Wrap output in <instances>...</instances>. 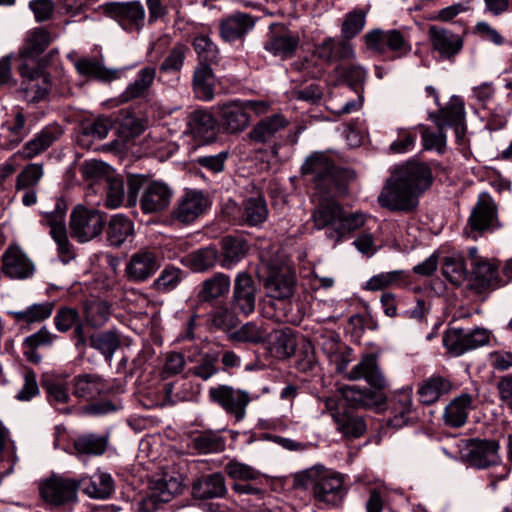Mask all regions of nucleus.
I'll return each mask as SVG.
<instances>
[{
	"label": "nucleus",
	"mask_w": 512,
	"mask_h": 512,
	"mask_svg": "<svg viewBox=\"0 0 512 512\" xmlns=\"http://www.w3.org/2000/svg\"><path fill=\"white\" fill-rule=\"evenodd\" d=\"M52 42L51 33L44 27H35L27 31L24 43L19 50V58L26 63L27 60L35 61L40 54Z\"/></svg>",
	"instance_id": "obj_26"
},
{
	"label": "nucleus",
	"mask_w": 512,
	"mask_h": 512,
	"mask_svg": "<svg viewBox=\"0 0 512 512\" xmlns=\"http://www.w3.org/2000/svg\"><path fill=\"white\" fill-rule=\"evenodd\" d=\"M301 173L308 176L321 193L342 195L348 191L349 172L337 168L324 152H314L308 156L301 166Z\"/></svg>",
	"instance_id": "obj_3"
},
{
	"label": "nucleus",
	"mask_w": 512,
	"mask_h": 512,
	"mask_svg": "<svg viewBox=\"0 0 512 512\" xmlns=\"http://www.w3.org/2000/svg\"><path fill=\"white\" fill-rule=\"evenodd\" d=\"M44 175L43 164L30 163L18 174L16 180L17 189L35 188Z\"/></svg>",
	"instance_id": "obj_63"
},
{
	"label": "nucleus",
	"mask_w": 512,
	"mask_h": 512,
	"mask_svg": "<svg viewBox=\"0 0 512 512\" xmlns=\"http://www.w3.org/2000/svg\"><path fill=\"white\" fill-rule=\"evenodd\" d=\"M445 128H454L455 136L458 141L462 140L465 136V108L463 100L458 96H453L448 105L440 108Z\"/></svg>",
	"instance_id": "obj_35"
},
{
	"label": "nucleus",
	"mask_w": 512,
	"mask_h": 512,
	"mask_svg": "<svg viewBox=\"0 0 512 512\" xmlns=\"http://www.w3.org/2000/svg\"><path fill=\"white\" fill-rule=\"evenodd\" d=\"M19 73L23 78L19 93L27 102H39L50 90V81L38 67H30L28 63L19 65Z\"/></svg>",
	"instance_id": "obj_17"
},
{
	"label": "nucleus",
	"mask_w": 512,
	"mask_h": 512,
	"mask_svg": "<svg viewBox=\"0 0 512 512\" xmlns=\"http://www.w3.org/2000/svg\"><path fill=\"white\" fill-rule=\"evenodd\" d=\"M164 393L165 401L168 404H175L179 401H191L196 396L190 382L166 383L164 385Z\"/></svg>",
	"instance_id": "obj_61"
},
{
	"label": "nucleus",
	"mask_w": 512,
	"mask_h": 512,
	"mask_svg": "<svg viewBox=\"0 0 512 512\" xmlns=\"http://www.w3.org/2000/svg\"><path fill=\"white\" fill-rule=\"evenodd\" d=\"M90 347L99 351L107 361H111L115 351L120 347L119 335L112 330L94 333L89 339Z\"/></svg>",
	"instance_id": "obj_46"
},
{
	"label": "nucleus",
	"mask_w": 512,
	"mask_h": 512,
	"mask_svg": "<svg viewBox=\"0 0 512 512\" xmlns=\"http://www.w3.org/2000/svg\"><path fill=\"white\" fill-rule=\"evenodd\" d=\"M323 351L327 354L330 365L334 367L335 373L344 380H351V349L349 347L342 346L338 340L332 336L323 344Z\"/></svg>",
	"instance_id": "obj_25"
},
{
	"label": "nucleus",
	"mask_w": 512,
	"mask_h": 512,
	"mask_svg": "<svg viewBox=\"0 0 512 512\" xmlns=\"http://www.w3.org/2000/svg\"><path fill=\"white\" fill-rule=\"evenodd\" d=\"M53 308L54 305L52 302H44L33 304L22 311L11 312V315L18 322L29 324L34 322H40L49 318L52 314Z\"/></svg>",
	"instance_id": "obj_54"
},
{
	"label": "nucleus",
	"mask_w": 512,
	"mask_h": 512,
	"mask_svg": "<svg viewBox=\"0 0 512 512\" xmlns=\"http://www.w3.org/2000/svg\"><path fill=\"white\" fill-rule=\"evenodd\" d=\"M75 68L79 74L84 76H90L104 81L112 78V73L97 59L81 58L75 62Z\"/></svg>",
	"instance_id": "obj_62"
},
{
	"label": "nucleus",
	"mask_w": 512,
	"mask_h": 512,
	"mask_svg": "<svg viewBox=\"0 0 512 512\" xmlns=\"http://www.w3.org/2000/svg\"><path fill=\"white\" fill-rule=\"evenodd\" d=\"M336 429L344 438L352 436V388L346 384H337L335 399L327 401Z\"/></svg>",
	"instance_id": "obj_12"
},
{
	"label": "nucleus",
	"mask_w": 512,
	"mask_h": 512,
	"mask_svg": "<svg viewBox=\"0 0 512 512\" xmlns=\"http://www.w3.org/2000/svg\"><path fill=\"white\" fill-rule=\"evenodd\" d=\"M489 339L490 333L485 328L452 327L444 332L442 342L450 355L458 357L470 350L486 345Z\"/></svg>",
	"instance_id": "obj_5"
},
{
	"label": "nucleus",
	"mask_w": 512,
	"mask_h": 512,
	"mask_svg": "<svg viewBox=\"0 0 512 512\" xmlns=\"http://www.w3.org/2000/svg\"><path fill=\"white\" fill-rule=\"evenodd\" d=\"M184 272L174 266H166L154 280L152 288L158 292H171L182 281Z\"/></svg>",
	"instance_id": "obj_57"
},
{
	"label": "nucleus",
	"mask_w": 512,
	"mask_h": 512,
	"mask_svg": "<svg viewBox=\"0 0 512 512\" xmlns=\"http://www.w3.org/2000/svg\"><path fill=\"white\" fill-rule=\"evenodd\" d=\"M500 226L494 201L487 194L480 195L470 213L464 233L476 240L483 233L494 232Z\"/></svg>",
	"instance_id": "obj_6"
},
{
	"label": "nucleus",
	"mask_w": 512,
	"mask_h": 512,
	"mask_svg": "<svg viewBox=\"0 0 512 512\" xmlns=\"http://www.w3.org/2000/svg\"><path fill=\"white\" fill-rule=\"evenodd\" d=\"M471 288L481 293L486 289H495L505 283H502L498 276V269L488 261L474 263L471 267Z\"/></svg>",
	"instance_id": "obj_32"
},
{
	"label": "nucleus",
	"mask_w": 512,
	"mask_h": 512,
	"mask_svg": "<svg viewBox=\"0 0 512 512\" xmlns=\"http://www.w3.org/2000/svg\"><path fill=\"white\" fill-rule=\"evenodd\" d=\"M229 339L239 343L252 345L263 344L268 340V332L255 322H247L229 334Z\"/></svg>",
	"instance_id": "obj_45"
},
{
	"label": "nucleus",
	"mask_w": 512,
	"mask_h": 512,
	"mask_svg": "<svg viewBox=\"0 0 512 512\" xmlns=\"http://www.w3.org/2000/svg\"><path fill=\"white\" fill-rule=\"evenodd\" d=\"M363 38L368 50L383 56L390 52L387 58L392 61L408 55L412 49L409 41L397 29L375 28L366 33Z\"/></svg>",
	"instance_id": "obj_4"
},
{
	"label": "nucleus",
	"mask_w": 512,
	"mask_h": 512,
	"mask_svg": "<svg viewBox=\"0 0 512 512\" xmlns=\"http://www.w3.org/2000/svg\"><path fill=\"white\" fill-rule=\"evenodd\" d=\"M1 270L10 279L25 280L33 276L35 265L18 246H10L2 255Z\"/></svg>",
	"instance_id": "obj_20"
},
{
	"label": "nucleus",
	"mask_w": 512,
	"mask_h": 512,
	"mask_svg": "<svg viewBox=\"0 0 512 512\" xmlns=\"http://www.w3.org/2000/svg\"><path fill=\"white\" fill-rule=\"evenodd\" d=\"M428 117L435 123L437 132H433L429 128L421 125L423 147L426 150L435 148L438 151H441V149L446 145L445 123L443 121V117L440 110L437 112H430Z\"/></svg>",
	"instance_id": "obj_43"
},
{
	"label": "nucleus",
	"mask_w": 512,
	"mask_h": 512,
	"mask_svg": "<svg viewBox=\"0 0 512 512\" xmlns=\"http://www.w3.org/2000/svg\"><path fill=\"white\" fill-rule=\"evenodd\" d=\"M364 380L368 386L354 384V409L378 408L386 403L387 381L377 363V356L368 353L354 366V381Z\"/></svg>",
	"instance_id": "obj_2"
},
{
	"label": "nucleus",
	"mask_w": 512,
	"mask_h": 512,
	"mask_svg": "<svg viewBox=\"0 0 512 512\" xmlns=\"http://www.w3.org/2000/svg\"><path fill=\"white\" fill-rule=\"evenodd\" d=\"M220 121L228 133H239L249 125L250 115L242 101L235 100L221 106Z\"/></svg>",
	"instance_id": "obj_29"
},
{
	"label": "nucleus",
	"mask_w": 512,
	"mask_h": 512,
	"mask_svg": "<svg viewBox=\"0 0 512 512\" xmlns=\"http://www.w3.org/2000/svg\"><path fill=\"white\" fill-rule=\"evenodd\" d=\"M254 27L252 17L245 13H235L220 22V35L223 40L232 42L243 37Z\"/></svg>",
	"instance_id": "obj_34"
},
{
	"label": "nucleus",
	"mask_w": 512,
	"mask_h": 512,
	"mask_svg": "<svg viewBox=\"0 0 512 512\" xmlns=\"http://www.w3.org/2000/svg\"><path fill=\"white\" fill-rule=\"evenodd\" d=\"M246 253V244L242 239L226 236L222 239L221 266L231 268L239 262Z\"/></svg>",
	"instance_id": "obj_52"
},
{
	"label": "nucleus",
	"mask_w": 512,
	"mask_h": 512,
	"mask_svg": "<svg viewBox=\"0 0 512 512\" xmlns=\"http://www.w3.org/2000/svg\"><path fill=\"white\" fill-rule=\"evenodd\" d=\"M62 129L58 125H48L36 133L22 148L13 155L24 160H31L48 150L62 136Z\"/></svg>",
	"instance_id": "obj_22"
},
{
	"label": "nucleus",
	"mask_w": 512,
	"mask_h": 512,
	"mask_svg": "<svg viewBox=\"0 0 512 512\" xmlns=\"http://www.w3.org/2000/svg\"><path fill=\"white\" fill-rule=\"evenodd\" d=\"M208 207V199L202 192L189 190L176 202L173 218L183 224H189L198 219Z\"/></svg>",
	"instance_id": "obj_21"
},
{
	"label": "nucleus",
	"mask_w": 512,
	"mask_h": 512,
	"mask_svg": "<svg viewBox=\"0 0 512 512\" xmlns=\"http://www.w3.org/2000/svg\"><path fill=\"white\" fill-rule=\"evenodd\" d=\"M432 183V170L426 163L407 161L393 168L378 195V203L393 212H411Z\"/></svg>",
	"instance_id": "obj_1"
},
{
	"label": "nucleus",
	"mask_w": 512,
	"mask_h": 512,
	"mask_svg": "<svg viewBox=\"0 0 512 512\" xmlns=\"http://www.w3.org/2000/svg\"><path fill=\"white\" fill-rule=\"evenodd\" d=\"M85 319L93 327L104 325L110 316V307L103 300L87 301L84 306Z\"/></svg>",
	"instance_id": "obj_60"
},
{
	"label": "nucleus",
	"mask_w": 512,
	"mask_h": 512,
	"mask_svg": "<svg viewBox=\"0 0 512 512\" xmlns=\"http://www.w3.org/2000/svg\"><path fill=\"white\" fill-rule=\"evenodd\" d=\"M313 496L321 503L336 506L344 499L347 490L343 475L331 470L317 472L313 480Z\"/></svg>",
	"instance_id": "obj_9"
},
{
	"label": "nucleus",
	"mask_w": 512,
	"mask_h": 512,
	"mask_svg": "<svg viewBox=\"0 0 512 512\" xmlns=\"http://www.w3.org/2000/svg\"><path fill=\"white\" fill-rule=\"evenodd\" d=\"M217 260V250L212 246H208L185 256L184 263L196 272H204L214 267Z\"/></svg>",
	"instance_id": "obj_49"
},
{
	"label": "nucleus",
	"mask_w": 512,
	"mask_h": 512,
	"mask_svg": "<svg viewBox=\"0 0 512 512\" xmlns=\"http://www.w3.org/2000/svg\"><path fill=\"white\" fill-rule=\"evenodd\" d=\"M499 443L496 440L468 439L461 449V458L470 466L485 469L500 461Z\"/></svg>",
	"instance_id": "obj_10"
},
{
	"label": "nucleus",
	"mask_w": 512,
	"mask_h": 512,
	"mask_svg": "<svg viewBox=\"0 0 512 512\" xmlns=\"http://www.w3.org/2000/svg\"><path fill=\"white\" fill-rule=\"evenodd\" d=\"M258 293L259 289L252 276L241 271L237 273L233 282L230 305L238 314L247 317L255 311Z\"/></svg>",
	"instance_id": "obj_11"
},
{
	"label": "nucleus",
	"mask_w": 512,
	"mask_h": 512,
	"mask_svg": "<svg viewBox=\"0 0 512 512\" xmlns=\"http://www.w3.org/2000/svg\"><path fill=\"white\" fill-rule=\"evenodd\" d=\"M80 482L62 476H52L40 486L42 498L55 506L70 504L77 499Z\"/></svg>",
	"instance_id": "obj_13"
},
{
	"label": "nucleus",
	"mask_w": 512,
	"mask_h": 512,
	"mask_svg": "<svg viewBox=\"0 0 512 512\" xmlns=\"http://www.w3.org/2000/svg\"><path fill=\"white\" fill-rule=\"evenodd\" d=\"M289 124V121L281 114H274L260 120L251 131L248 133V137L255 143H271L276 138L277 134L285 129Z\"/></svg>",
	"instance_id": "obj_28"
},
{
	"label": "nucleus",
	"mask_w": 512,
	"mask_h": 512,
	"mask_svg": "<svg viewBox=\"0 0 512 512\" xmlns=\"http://www.w3.org/2000/svg\"><path fill=\"white\" fill-rule=\"evenodd\" d=\"M209 396L227 413L233 414L238 421L244 418L246 406L250 401L249 395L245 391L219 385L209 389Z\"/></svg>",
	"instance_id": "obj_19"
},
{
	"label": "nucleus",
	"mask_w": 512,
	"mask_h": 512,
	"mask_svg": "<svg viewBox=\"0 0 512 512\" xmlns=\"http://www.w3.org/2000/svg\"><path fill=\"white\" fill-rule=\"evenodd\" d=\"M429 39L433 49L441 58L451 60L463 48V38L443 27L431 25L428 30Z\"/></svg>",
	"instance_id": "obj_23"
},
{
	"label": "nucleus",
	"mask_w": 512,
	"mask_h": 512,
	"mask_svg": "<svg viewBox=\"0 0 512 512\" xmlns=\"http://www.w3.org/2000/svg\"><path fill=\"white\" fill-rule=\"evenodd\" d=\"M66 205L58 202L54 211L45 213L43 222L50 227V235L56 242L58 253L63 263L69 262L75 254L65 226Z\"/></svg>",
	"instance_id": "obj_16"
},
{
	"label": "nucleus",
	"mask_w": 512,
	"mask_h": 512,
	"mask_svg": "<svg viewBox=\"0 0 512 512\" xmlns=\"http://www.w3.org/2000/svg\"><path fill=\"white\" fill-rule=\"evenodd\" d=\"M227 492L225 479L221 473L204 475L193 482L192 494L197 499L223 497Z\"/></svg>",
	"instance_id": "obj_33"
},
{
	"label": "nucleus",
	"mask_w": 512,
	"mask_h": 512,
	"mask_svg": "<svg viewBox=\"0 0 512 512\" xmlns=\"http://www.w3.org/2000/svg\"><path fill=\"white\" fill-rule=\"evenodd\" d=\"M181 491V483L171 477L169 480L163 478L156 482L153 496L145 499L140 505H139V511L140 512H153V507H148V505H153L155 501L153 498H156L157 501L161 503H167L169 502L174 495L178 494Z\"/></svg>",
	"instance_id": "obj_40"
},
{
	"label": "nucleus",
	"mask_w": 512,
	"mask_h": 512,
	"mask_svg": "<svg viewBox=\"0 0 512 512\" xmlns=\"http://www.w3.org/2000/svg\"><path fill=\"white\" fill-rule=\"evenodd\" d=\"M155 75L156 70L152 67H144L139 70L134 81L120 94V101L126 103L133 99L146 96L154 82Z\"/></svg>",
	"instance_id": "obj_37"
},
{
	"label": "nucleus",
	"mask_w": 512,
	"mask_h": 512,
	"mask_svg": "<svg viewBox=\"0 0 512 512\" xmlns=\"http://www.w3.org/2000/svg\"><path fill=\"white\" fill-rule=\"evenodd\" d=\"M452 388L451 382L442 376H432L425 380L418 390L423 404H433Z\"/></svg>",
	"instance_id": "obj_42"
},
{
	"label": "nucleus",
	"mask_w": 512,
	"mask_h": 512,
	"mask_svg": "<svg viewBox=\"0 0 512 512\" xmlns=\"http://www.w3.org/2000/svg\"><path fill=\"white\" fill-rule=\"evenodd\" d=\"M84 492L91 498L106 499L114 492V481L110 474L97 472L90 479L88 484H84Z\"/></svg>",
	"instance_id": "obj_48"
},
{
	"label": "nucleus",
	"mask_w": 512,
	"mask_h": 512,
	"mask_svg": "<svg viewBox=\"0 0 512 512\" xmlns=\"http://www.w3.org/2000/svg\"><path fill=\"white\" fill-rule=\"evenodd\" d=\"M193 446L203 454L217 453L225 449V440L216 432L206 431L193 438Z\"/></svg>",
	"instance_id": "obj_58"
},
{
	"label": "nucleus",
	"mask_w": 512,
	"mask_h": 512,
	"mask_svg": "<svg viewBox=\"0 0 512 512\" xmlns=\"http://www.w3.org/2000/svg\"><path fill=\"white\" fill-rule=\"evenodd\" d=\"M102 9L127 31H139L144 25L145 10L139 1L106 3Z\"/></svg>",
	"instance_id": "obj_14"
},
{
	"label": "nucleus",
	"mask_w": 512,
	"mask_h": 512,
	"mask_svg": "<svg viewBox=\"0 0 512 512\" xmlns=\"http://www.w3.org/2000/svg\"><path fill=\"white\" fill-rule=\"evenodd\" d=\"M106 390L104 380L96 374H81L73 379V394L78 398L93 399Z\"/></svg>",
	"instance_id": "obj_39"
},
{
	"label": "nucleus",
	"mask_w": 512,
	"mask_h": 512,
	"mask_svg": "<svg viewBox=\"0 0 512 512\" xmlns=\"http://www.w3.org/2000/svg\"><path fill=\"white\" fill-rule=\"evenodd\" d=\"M237 315L238 312L234 311L231 306L228 307L226 304H221L210 312V323L215 329L229 335L239 322Z\"/></svg>",
	"instance_id": "obj_47"
},
{
	"label": "nucleus",
	"mask_w": 512,
	"mask_h": 512,
	"mask_svg": "<svg viewBox=\"0 0 512 512\" xmlns=\"http://www.w3.org/2000/svg\"><path fill=\"white\" fill-rule=\"evenodd\" d=\"M298 45V38L291 33L274 36L266 42V50L283 58L290 56Z\"/></svg>",
	"instance_id": "obj_59"
},
{
	"label": "nucleus",
	"mask_w": 512,
	"mask_h": 512,
	"mask_svg": "<svg viewBox=\"0 0 512 512\" xmlns=\"http://www.w3.org/2000/svg\"><path fill=\"white\" fill-rule=\"evenodd\" d=\"M472 404L473 398L468 393H462L452 399L444 409V424L451 428L464 426L467 422L469 412L473 409Z\"/></svg>",
	"instance_id": "obj_30"
},
{
	"label": "nucleus",
	"mask_w": 512,
	"mask_h": 512,
	"mask_svg": "<svg viewBox=\"0 0 512 512\" xmlns=\"http://www.w3.org/2000/svg\"><path fill=\"white\" fill-rule=\"evenodd\" d=\"M188 127L193 137L200 143H210L217 135L216 120L213 115L204 110H196L190 114Z\"/></svg>",
	"instance_id": "obj_27"
},
{
	"label": "nucleus",
	"mask_w": 512,
	"mask_h": 512,
	"mask_svg": "<svg viewBox=\"0 0 512 512\" xmlns=\"http://www.w3.org/2000/svg\"><path fill=\"white\" fill-rule=\"evenodd\" d=\"M297 341L290 328L275 331L271 350L279 359H287L294 355Z\"/></svg>",
	"instance_id": "obj_50"
},
{
	"label": "nucleus",
	"mask_w": 512,
	"mask_h": 512,
	"mask_svg": "<svg viewBox=\"0 0 512 512\" xmlns=\"http://www.w3.org/2000/svg\"><path fill=\"white\" fill-rule=\"evenodd\" d=\"M134 232L133 222L122 214L114 215L107 226V241L111 246H121Z\"/></svg>",
	"instance_id": "obj_41"
},
{
	"label": "nucleus",
	"mask_w": 512,
	"mask_h": 512,
	"mask_svg": "<svg viewBox=\"0 0 512 512\" xmlns=\"http://www.w3.org/2000/svg\"><path fill=\"white\" fill-rule=\"evenodd\" d=\"M193 90L197 98L210 101L214 97V75L208 64H200L194 71Z\"/></svg>",
	"instance_id": "obj_44"
},
{
	"label": "nucleus",
	"mask_w": 512,
	"mask_h": 512,
	"mask_svg": "<svg viewBox=\"0 0 512 512\" xmlns=\"http://www.w3.org/2000/svg\"><path fill=\"white\" fill-rule=\"evenodd\" d=\"M193 47L198 54L202 64L213 63L218 59V48L206 35H199L194 38Z\"/></svg>",
	"instance_id": "obj_64"
},
{
	"label": "nucleus",
	"mask_w": 512,
	"mask_h": 512,
	"mask_svg": "<svg viewBox=\"0 0 512 512\" xmlns=\"http://www.w3.org/2000/svg\"><path fill=\"white\" fill-rule=\"evenodd\" d=\"M312 220L317 229L331 227L340 239L352 229V217L334 200H324L312 213Z\"/></svg>",
	"instance_id": "obj_7"
},
{
	"label": "nucleus",
	"mask_w": 512,
	"mask_h": 512,
	"mask_svg": "<svg viewBox=\"0 0 512 512\" xmlns=\"http://www.w3.org/2000/svg\"><path fill=\"white\" fill-rule=\"evenodd\" d=\"M28 133L26 117L22 110H17L13 120L6 121L1 127L0 147L6 150L13 149L23 141Z\"/></svg>",
	"instance_id": "obj_31"
},
{
	"label": "nucleus",
	"mask_w": 512,
	"mask_h": 512,
	"mask_svg": "<svg viewBox=\"0 0 512 512\" xmlns=\"http://www.w3.org/2000/svg\"><path fill=\"white\" fill-rule=\"evenodd\" d=\"M172 191L161 181L149 183L143 190L140 207L146 214L164 211L170 204Z\"/></svg>",
	"instance_id": "obj_24"
},
{
	"label": "nucleus",
	"mask_w": 512,
	"mask_h": 512,
	"mask_svg": "<svg viewBox=\"0 0 512 512\" xmlns=\"http://www.w3.org/2000/svg\"><path fill=\"white\" fill-rule=\"evenodd\" d=\"M267 216V205L262 197H251L245 201L243 218L249 225H259L267 219Z\"/></svg>",
	"instance_id": "obj_55"
},
{
	"label": "nucleus",
	"mask_w": 512,
	"mask_h": 512,
	"mask_svg": "<svg viewBox=\"0 0 512 512\" xmlns=\"http://www.w3.org/2000/svg\"><path fill=\"white\" fill-rule=\"evenodd\" d=\"M161 267L158 255L147 248L131 254L125 264V276L129 281L142 283L150 279Z\"/></svg>",
	"instance_id": "obj_15"
},
{
	"label": "nucleus",
	"mask_w": 512,
	"mask_h": 512,
	"mask_svg": "<svg viewBox=\"0 0 512 512\" xmlns=\"http://www.w3.org/2000/svg\"><path fill=\"white\" fill-rule=\"evenodd\" d=\"M230 288V277L219 272L203 281L197 297L201 302L212 303L218 298L225 296Z\"/></svg>",
	"instance_id": "obj_36"
},
{
	"label": "nucleus",
	"mask_w": 512,
	"mask_h": 512,
	"mask_svg": "<svg viewBox=\"0 0 512 512\" xmlns=\"http://www.w3.org/2000/svg\"><path fill=\"white\" fill-rule=\"evenodd\" d=\"M351 15V13L346 15V20L342 26V34L338 41H335L333 38H327L316 47L315 53L319 58L331 62L348 59L350 57L352 53Z\"/></svg>",
	"instance_id": "obj_18"
},
{
	"label": "nucleus",
	"mask_w": 512,
	"mask_h": 512,
	"mask_svg": "<svg viewBox=\"0 0 512 512\" xmlns=\"http://www.w3.org/2000/svg\"><path fill=\"white\" fill-rule=\"evenodd\" d=\"M295 277L289 271H278L269 275L265 281L267 295L275 299H286L292 296Z\"/></svg>",
	"instance_id": "obj_38"
},
{
	"label": "nucleus",
	"mask_w": 512,
	"mask_h": 512,
	"mask_svg": "<svg viewBox=\"0 0 512 512\" xmlns=\"http://www.w3.org/2000/svg\"><path fill=\"white\" fill-rule=\"evenodd\" d=\"M104 227V218L99 211L77 205L71 212L69 228L71 236L84 243L99 236Z\"/></svg>",
	"instance_id": "obj_8"
},
{
	"label": "nucleus",
	"mask_w": 512,
	"mask_h": 512,
	"mask_svg": "<svg viewBox=\"0 0 512 512\" xmlns=\"http://www.w3.org/2000/svg\"><path fill=\"white\" fill-rule=\"evenodd\" d=\"M443 276L452 284L459 286L468 278L464 259L461 257H445L442 265Z\"/></svg>",
	"instance_id": "obj_56"
},
{
	"label": "nucleus",
	"mask_w": 512,
	"mask_h": 512,
	"mask_svg": "<svg viewBox=\"0 0 512 512\" xmlns=\"http://www.w3.org/2000/svg\"><path fill=\"white\" fill-rule=\"evenodd\" d=\"M0 476L6 477L14 470V464L17 461L15 447L9 438V431L0 426Z\"/></svg>",
	"instance_id": "obj_51"
},
{
	"label": "nucleus",
	"mask_w": 512,
	"mask_h": 512,
	"mask_svg": "<svg viewBox=\"0 0 512 512\" xmlns=\"http://www.w3.org/2000/svg\"><path fill=\"white\" fill-rule=\"evenodd\" d=\"M74 449L78 455H102L107 448V438L96 434H87L74 441Z\"/></svg>",
	"instance_id": "obj_53"
}]
</instances>
